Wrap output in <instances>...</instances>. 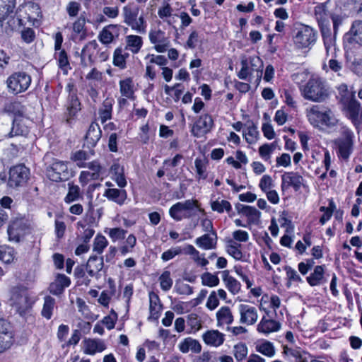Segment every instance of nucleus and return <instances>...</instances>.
Segmentation results:
<instances>
[{"instance_id":"62","label":"nucleus","mask_w":362,"mask_h":362,"mask_svg":"<svg viewBox=\"0 0 362 362\" xmlns=\"http://www.w3.org/2000/svg\"><path fill=\"white\" fill-rule=\"evenodd\" d=\"M159 281L160 288L163 291H169L173 283V281L170 277V272L169 271H164L159 277Z\"/></svg>"},{"instance_id":"64","label":"nucleus","mask_w":362,"mask_h":362,"mask_svg":"<svg viewBox=\"0 0 362 362\" xmlns=\"http://www.w3.org/2000/svg\"><path fill=\"white\" fill-rule=\"evenodd\" d=\"M107 245L108 242L106 238L103 235H98L94 239L93 250L98 254H101Z\"/></svg>"},{"instance_id":"21","label":"nucleus","mask_w":362,"mask_h":362,"mask_svg":"<svg viewBox=\"0 0 362 362\" xmlns=\"http://www.w3.org/2000/svg\"><path fill=\"white\" fill-rule=\"evenodd\" d=\"M104 267L103 257L91 256L86 264V271L88 275L97 279L101 277V271Z\"/></svg>"},{"instance_id":"40","label":"nucleus","mask_w":362,"mask_h":362,"mask_svg":"<svg viewBox=\"0 0 362 362\" xmlns=\"http://www.w3.org/2000/svg\"><path fill=\"white\" fill-rule=\"evenodd\" d=\"M85 25L86 19L83 16H80L74 22L72 25L73 38H78L81 40L86 38V29Z\"/></svg>"},{"instance_id":"26","label":"nucleus","mask_w":362,"mask_h":362,"mask_svg":"<svg viewBox=\"0 0 362 362\" xmlns=\"http://www.w3.org/2000/svg\"><path fill=\"white\" fill-rule=\"evenodd\" d=\"M83 353L88 355H94L102 352L106 349L105 342L100 339H86L83 341Z\"/></svg>"},{"instance_id":"8","label":"nucleus","mask_w":362,"mask_h":362,"mask_svg":"<svg viewBox=\"0 0 362 362\" xmlns=\"http://www.w3.org/2000/svg\"><path fill=\"white\" fill-rule=\"evenodd\" d=\"M11 305L22 315L32 307L33 301L25 288H14L11 297Z\"/></svg>"},{"instance_id":"57","label":"nucleus","mask_w":362,"mask_h":362,"mask_svg":"<svg viewBox=\"0 0 362 362\" xmlns=\"http://www.w3.org/2000/svg\"><path fill=\"white\" fill-rule=\"evenodd\" d=\"M14 259V250L6 245H0V260L8 264Z\"/></svg>"},{"instance_id":"27","label":"nucleus","mask_w":362,"mask_h":362,"mask_svg":"<svg viewBox=\"0 0 362 362\" xmlns=\"http://www.w3.org/2000/svg\"><path fill=\"white\" fill-rule=\"evenodd\" d=\"M70 284L71 280L68 276L59 274L54 281L50 284L49 291L52 294L59 296L64 292L65 288L69 286Z\"/></svg>"},{"instance_id":"60","label":"nucleus","mask_w":362,"mask_h":362,"mask_svg":"<svg viewBox=\"0 0 362 362\" xmlns=\"http://www.w3.org/2000/svg\"><path fill=\"white\" fill-rule=\"evenodd\" d=\"M105 232L110 236L113 242L123 240L127 233L126 230L121 228H107Z\"/></svg>"},{"instance_id":"39","label":"nucleus","mask_w":362,"mask_h":362,"mask_svg":"<svg viewBox=\"0 0 362 362\" xmlns=\"http://www.w3.org/2000/svg\"><path fill=\"white\" fill-rule=\"evenodd\" d=\"M173 8L168 2H163L162 6L158 8V17L165 22L168 25L173 26L175 22L174 17H173Z\"/></svg>"},{"instance_id":"18","label":"nucleus","mask_w":362,"mask_h":362,"mask_svg":"<svg viewBox=\"0 0 362 362\" xmlns=\"http://www.w3.org/2000/svg\"><path fill=\"white\" fill-rule=\"evenodd\" d=\"M283 354L290 362H308L310 354L299 347L284 346Z\"/></svg>"},{"instance_id":"43","label":"nucleus","mask_w":362,"mask_h":362,"mask_svg":"<svg viewBox=\"0 0 362 362\" xmlns=\"http://www.w3.org/2000/svg\"><path fill=\"white\" fill-rule=\"evenodd\" d=\"M208 161L204 158L197 157L194 160V168L196 171V179L199 181L207 177Z\"/></svg>"},{"instance_id":"9","label":"nucleus","mask_w":362,"mask_h":362,"mask_svg":"<svg viewBox=\"0 0 362 362\" xmlns=\"http://www.w3.org/2000/svg\"><path fill=\"white\" fill-rule=\"evenodd\" d=\"M241 69L238 74L239 78L247 80L252 74H256V77L259 80L262 75V62L258 57H252L249 59L242 60Z\"/></svg>"},{"instance_id":"48","label":"nucleus","mask_w":362,"mask_h":362,"mask_svg":"<svg viewBox=\"0 0 362 362\" xmlns=\"http://www.w3.org/2000/svg\"><path fill=\"white\" fill-rule=\"evenodd\" d=\"M16 0H0V21L5 20L13 12Z\"/></svg>"},{"instance_id":"53","label":"nucleus","mask_w":362,"mask_h":362,"mask_svg":"<svg viewBox=\"0 0 362 362\" xmlns=\"http://www.w3.org/2000/svg\"><path fill=\"white\" fill-rule=\"evenodd\" d=\"M80 197L81 190L79 187L74 183L69 182L68 184V193L64 198V202L67 204H70L78 200Z\"/></svg>"},{"instance_id":"3","label":"nucleus","mask_w":362,"mask_h":362,"mask_svg":"<svg viewBox=\"0 0 362 362\" xmlns=\"http://www.w3.org/2000/svg\"><path fill=\"white\" fill-rule=\"evenodd\" d=\"M317 37V31L312 27L304 24H296L293 33V42L298 49L310 50L315 44Z\"/></svg>"},{"instance_id":"13","label":"nucleus","mask_w":362,"mask_h":362,"mask_svg":"<svg viewBox=\"0 0 362 362\" xmlns=\"http://www.w3.org/2000/svg\"><path fill=\"white\" fill-rule=\"evenodd\" d=\"M149 40L154 45V49L157 52L163 53L169 48L170 42L165 34L160 29L151 30L148 33Z\"/></svg>"},{"instance_id":"11","label":"nucleus","mask_w":362,"mask_h":362,"mask_svg":"<svg viewBox=\"0 0 362 362\" xmlns=\"http://www.w3.org/2000/svg\"><path fill=\"white\" fill-rule=\"evenodd\" d=\"M47 175L49 180L54 182H60L67 180L69 177V173L66 163L58 160H54L53 163L47 168Z\"/></svg>"},{"instance_id":"1","label":"nucleus","mask_w":362,"mask_h":362,"mask_svg":"<svg viewBox=\"0 0 362 362\" xmlns=\"http://www.w3.org/2000/svg\"><path fill=\"white\" fill-rule=\"evenodd\" d=\"M301 95L313 103H323L329 97V87L325 79L318 75H312L300 88Z\"/></svg>"},{"instance_id":"32","label":"nucleus","mask_w":362,"mask_h":362,"mask_svg":"<svg viewBox=\"0 0 362 362\" xmlns=\"http://www.w3.org/2000/svg\"><path fill=\"white\" fill-rule=\"evenodd\" d=\"M28 120L22 117L16 118L8 135L10 137L16 136H26L29 134V127L27 125Z\"/></svg>"},{"instance_id":"22","label":"nucleus","mask_w":362,"mask_h":362,"mask_svg":"<svg viewBox=\"0 0 362 362\" xmlns=\"http://www.w3.org/2000/svg\"><path fill=\"white\" fill-rule=\"evenodd\" d=\"M101 136L102 131L99 124L95 122H92L85 136V145L89 148L95 147Z\"/></svg>"},{"instance_id":"38","label":"nucleus","mask_w":362,"mask_h":362,"mask_svg":"<svg viewBox=\"0 0 362 362\" xmlns=\"http://www.w3.org/2000/svg\"><path fill=\"white\" fill-rule=\"evenodd\" d=\"M104 196L109 200L113 201L119 205H122L127 197L126 190L116 188L107 189L104 193Z\"/></svg>"},{"instance_id":"2","label":"nucleus","mask_w":362,"mask_h":362,"mask_svg":"<svg viewBox=\"0 0 362 362\" xmlns=\"http://www.w3.org/2000/svg\"><path fill=\"white\" fill-rule=\"evenodd\" d=\"M305 115L310 124L316 128L334 127L338 122L333 111L325 105H313L305 110Z\"/></svg>"},{"instance_id":"12","label":"nucleus","mask_w":362,"mask_h":362,"mask_svg":"<svg viewBox=\"0 0 362 362\" xmlns=\"http://www.w3.org/2000/svg\"><path fill=\"white\" fill-rule=\"evenodd\" d=\"M341 134L342 137L337 139L336 143L337 144L340 156L346 159L351 153L354 134L349 129L344 127L342 129Z\"/></svg>"},{"instance_id":"55","label":"nucleus","mask_w":362,"mask_h":362,"mask_svg":"<svg viewBox=\"0 0 362 362\" xmlns=\"http://www.w3.org/2000/svg\"><path fill=\"white\" fill-rule=\"evenodd\" d=\"M227 252L237 260L243 258V253L240 250V245L233 240L228 241L226 247Z\"/></svg>"},{"instance_id":"58","label":"nucleus","mask_w":362,"mask_h":362,"mask_svg":"<svg viewBox=\"0 0 362 362\" xmlns=\"http://www.w3.org/2000/svg\"><path fill=\"white\" fill-rule=\"evenodd\" d=\"M54 57L58 62L59 66L62 70L66 71L69 68V62L66 51L64 49L56 51Z\"/></svg>"},{"instance_id":"31","label":"nucleus","mask_w":362,"mask_h":362,"mask_svg":"<svg viewBox=\"0 0 362 362\" xmlns=\"http://www.w3.org/2000/svg\"><path fill=\"white\" fill-rule=\"evenodd\" d=\"M119 92L122 97L134 100L135 99V86L133 78L127 77L119 81Z\"/></svg>"},{"instance_id":"51","label":"nucleus","mask_w":362,"mask_h":362,"mask_svg":"<svg viewBox=\"0 0 362 362\" xmlns=\"http://www.w3.org/2000/svg\"><path fill=\"white\" fill-rule=\"evenodd\" d=\"M277 146V142L274 141L271 144H264L259 146V154L260 157L264 161H270L272 158V154L275 151Z\"/></svg>"},{"instance_id":"49","label":"nucleus","mask_w":362,"mask_h":362,"mask_svg":"<svg viewBox=\"0 0 362 362\" xmlns=\"http://www.w3.org/2000/svg\"><path fill=\"white\" fill-rule=\"evenodd\" d=\"M129 57V54L122 47L115 49L113 54V64L121 69L126 68V59Z\"/></svg>"},{"instance_id":"17","label":"nucleus","mask_w":362,"mask_h":362,"mask_svg":"<svg viewBox=\"0 0 362 362\" xmlns=\"http://www.w3.org/2000/svg\"><path fill=\"white\" fill-rule=\"evenodd\" d=\"M237 211L247 218V225H258L260 222L261 212L255 207L238 204L236 206Z\"/></svg>"},{"instance_id":"41","label":"nucleus","mask_w":362,"mask_h":362,"mask_svg":"<svg viewBox=\"0 0 362 362\" xmlns=\"http://www.w3.org/2000/svg\"><path fill=\"white\" fill-rule=\"evenodd\" d=\"M148 296L150 301L149 310L151 317L156 320L158 318L160 313L162 310V304L160 303L158 296L154 292H150Z\"/></svg>"},{"instance_id":"28","label":"nucleus","mask_w":362,"mask_h":362,"mask_svg":"<svg viewBox=\"0 0 362 362\" xmlns=\"http://www.w3.org/2000/svg\"><path fill=\"white\" fill-rule=\"evenodd\" d=\"M195 244L205 250L215 249L217 245L216 232L208 233L197 238L195 240Z\"/></svg>"},{"instance_id":"42","label":"nucleus","mask_w":362,"mask_h":362,"mask_svg":"<svg viewBox=\"0 0 362 362\" xmlns=\"http://www.w3.org/2000/svg\"><path fill=\"white\" fill-rule=\"evenodd\" d=\"M218 325H230L233 322V315L228 306L221 307L216 313Z\"/></svg>"},{"instance_id":"10","label":"nucleus","mask_w":362,"mask_h":362,"mask_svg":"<svg viewBox=\"0 0 362 362\" xmlns=\"http://www.w3.org/2000/svg\"><path fill=\"white\" fill-rule=\"evenodd\" d=\"M30 175V170L24 165H16L10 168L8 185L10 187H18L25 185Z\"/></svg>"},{"instance_id":"50","label":"nucleus","mask_w":362,"mask_h":362,"mask_svg":"<svg viewBox=\"0 0 362 362\" xmlns=\"http://www.w3.org/2000/svg\"><path fill=\"white\" fill-rule=\"evenodd\" d=\"M211 208L214 211L222 214L224 211L229 213L232 210L230 203L225 199H217L216 200H211Z\"/></svg>"},{"instance_id":"16","label":"nucleus","mask_w":362,"mask_h":362,"mask_svg":"<svg viewBox=\"0 0 362 362\" xmlns=\"http://www.w3.org/2000/svg\"><path fill=\"white\" fill-rule=\"evenodd\" d=\"M240 322L247 325L255 324L258 319V311L256 307L246 303L238 305Z\"/></svg>"},{"instance_id":"7","label":"nucleus","mask_w":362,"mask_h":362,"mask_svg":"<svg viewBox=\"0 0 362 362\" xmlns=\"http://www.w3.org/2000/svg\"><path fill=\"white\" fill-rule=\"evenodd\" d=\"M198 207L197 200L187 199L173 204L170 208L169 214L174 220L180 221L191 218L194 215L193 211Z\"/></svg>"},{"instance_id":"56","label":"nucleus","mask_w":362,"mask_h":362,"mask_svg":"<svg viewBox=\"0 0 362 362\" xmlns=\"http://www.w3.org/2000/svg\"><path fill=\"white\" fill-rule=\"evenodd\" d=\"M187 323L192 332H197L202 328V321L196 313H191L187 317Z\"/></svg>"},{"instance_id":"61","label":"nucleus","mask_w":362,"mask_h":362,"mask_svg":"<svg viewBox=\"0 0 362 362\" xmlns=\"http://www.w3.org/2000/svg\"><path fill=\"white\" fill-rule=\"evenodd\" d=\"M136 244V238L133 234H130L124 243V245H122L119 248V252L122 255L124 256L127 253L132 252L134 247H135Z\"/></svg>"},{"instance_id":"6","label":"nucleus","mask_w":362,"mask_h":362,"mask_svg":"<svg viewBox=\"0 0 362 362\" xmlns=\"http://www.w3.org/2000/svg\"><path fill=\"white\" fill-rule=\"evenodd\" d=\"M31 82L30 75L25 71H15L6 81L8 92L15 95L27 90Z\"/></svg>"},{"instance_id":"46","label":"nucleus","mask_w":362,"mask_h":362,"mask_svg":"<svg viewBox=\"0 0 362 362\" xmlns=\"http://www.w3.org/2000/svg\"><path fill=\"white\" fill-rule=\"evenodd\" d=\"M243 135L247 144H255L259 139V132L257 126L253 122H251L244 129Z\"/></svg>"},{"instance_id":"23","label":"nucleus","mask_w":362,"mask_h":362,"mask_svg":"<svg viewBox=\"0 0 362 362\" xmlns=\"http://www.w3.org/2000/svg\"><path fill=\"white\" fill-rule=\"evenodd\" d=\"M204 342L210 346L219 347L225 341V335L218 330H208L202 334Z\"/></svg>"},{"instance_id":"20","label":"nucleus","mask_w":362,"mask_h":362,"mask_svg":"<svg viewBox=\"0 0 362 362\" xmlns=\"http://www.w3.org/2000/svg\"><path fill=\"white\" fill-rule=\"evenodd\" d=\"M66 107V120L67 123L71 124L81 110V103L75 94L69 95Z\"/></svg>"},{"instance_id":"35","label":"nucleus","mask_w":362,"mask_h":362,"mask_svg":"<svg viewBox=\"0 0 362 362\" xmlns=\"http://www.w3.org/2000/svg\"><path fill=\"white\" fill-rule=\"evenodd\" d=\"M223 281L226 288L233 295L238 294L241 289L240 283L234 277L230 275L228 270L221 272Z\"/></svg>"},{"instance_id":"47","label":"nucleus","mask_w":362,"mask_h":362,"mask_svg":"<svg viewBox=\"0 0 362 362\" xmlns=\"http://www.w3.org/2000/svg\"><path fill=\"white\" fill-rule=\"evenodd\" d=\"M55 299L49 296L44 298V304L41 311V315L47 320L51 319L53 311L55 308Z\"/></svg>"},{"instance_id":"15","label":"nucleus","mask_w":362,"mask_h":362,"mask_svg":"<svg viewBox=\"0 0 362 362\" xmlns=\"http://www.w3.org/2000/svg\"><path fill=\"white\" fill-rule=\"evenodd\" d=\"M214 126V120L209 114L201 115L192 129V134L195 137H201L211 131Z\"/></svg>"},{"instance_id":"37","label":"nucleus","mask_w":362,"mask_h":362,"mask_svg":"<svg viewBox=\"0 0 362 362\" xmlns=\"http://www.w3.org/2000/svg\"><path fill=\"white\" fill-rule=\"evenodd\" d=\"M110 173L117 185L123 188L127 185V180L124 174V168L117 162H115L110 167Z\"/></svg>"},{"instance_id":"34","label":"nucleus","mask_w":362,"mask_h":362,"mask_svg":"<svg viewBox=\"0 0 362 362\" xmlns=\"http://www.w3.org/2000/svg\"><path fill=\"white\" fill-rule=\"evenodd\" d=\"M179 350L184 354L191 351L193 353L199 354L202 351V345L197 339L191 337L185 338L178 345Z\"/></svg>"},{"instance_id":"14","label":"nucleus","mask_w":362,"mask_h":362,"mask_svg":"<svg viewBox=\"0 0 362 362\" xmlns=\"http://www.w3.org/2000/svg\"><path fill=\"white\" fill-rule=\"evenodd\" d=\"M100 52L98 44L95 40L88 42L82 49L81 53V64L83 66H91Z\"/></svg>"},{"instance_id":"25","label":"nucleus","mask_w":362,"mask_h":362,"mask_svg":"<svg viewBox=\"0 0 362 362\" xmlns=\"http://www.w3.org/2000/svg\"><path fill=\"white\" fill-rule=\"evenodd\" d=\"M282 188L286 186V187H292L296 191L300 189L303 185V178L297 173L287 172L281 176Z\"/></svg>"},{"instance_id":"54","label":"nucleus","mask_w":362,"mask_h":362,"mask_svg":"<svg viewBox=\"0 0 362 362\" xmlns=\"http://www.w3.org/2000/svg\"><path fill=\"white\" fill-rule=\"evenodd\" d=\"M233 356L238 362H242L247 356L248 349L245 344L238 343L233 347Z\"/></svg>"},{"instance_id":"5","label":"nucleus","mask_w":362,"mask_h":362,"mask_svg":"<svg viewBox=\"0 0 362 362\" xmlns=\"http://www.w3.org/2000/svg\"><path fill=\"white\" fill-rule=\"evenodd\" d=\"M31 224L28 220L23 217H16L12 219L7 229L8 240L13 243H20L31 232Z\"/></svg>"},{"instance_id":"59","label":"nucleus","mask_w":362,"mask_h":362,"mask_svg":"<svg viewBox=\"0 0 362 362\" xmlns=\"http://www.w3.org/2000/svg\"><path fill=\"white\" fill-rule=\"evenodd\" d=\"M202 284L204 286L214 287L219 284L218 277L210 272H205L201 276Z\"/></svg>"},{"instance_id":"24","label":"nucleus","mask_w":362,"mask_h":362,"mask_svg":"<svg viewBox=\"0 0 362 362\" xmlns=\"http://www.w3.org/2000/svg\"><path fill=\"white\" fill-rule=\"evenodd\" d=\"M347 116L354 125L360 123L362 117V108L360 103L355 99L351 98L346 106Z\"/></svg>"},{"instance_id":"63","label":"nucleus","mask_w":362,"mask_h":362,"mask_svg":"<svg viewBox=\"0 0 362 362\" xmlns=\"http://www.w3.org/2000/svg\"><path fill=\"white\" fill-rule=\"evenodd\" d=\"M199 42V32L196 30H192L185 44V47L187 49H194Z\"/></svg>"},{"instance_id":"44","label":"nucleus","mask_w":362,"mask_h":362,"mask_svg":"<svg viewBox=\"0 0 362 362\" xmlns=\"http://www.w3.org/2000/svg\"><path fill=\"white\" fill-rule=\"evenodd\" d=\"M255 350L262 355L269 358L273 357L276 354L274 344L267 340H262L256 344Z\"/></svg>"},{"instance_id":"36","label":"nucleus","mask_w":362,"mask_h":362,"mask_svg":"<svg viewBox=\"0 0 362 362\" xmlns=\"http://www.w3.org/2000/svg\"><path fill=\"white\" fill-rule=\"evenodd\" d=\"M125 49L132 54H137L143 46V39L136 35H129L125 37Z\"/></svg>"},{"instance_id":"45","label":"nucleus","mask_w":362,"mask_h":362,"mask_svg":"<svg viewBox=\"0 0 362 362\" xmlns=\"http://www.w3.org/2000/svg\"><path fill=\"white\" fill-rule=\"evenodd\" d=\"M324 45L326 51V57L337 58L338 49L336 47V42L334 37L331 35H323Z\"/></svg>"},{"instance_id":"29","label":"nucleus","mask_w":362,"mask_h":362,"mask_svg":"<svg viewBox=\"0 0 362 362\" xmlns=\"http://www.w3.org/2000/svg\"><path fill=\"white\" fill-rule=\"evenodd\" d=\"M281 329V323L275 320L267 318L263 316L257 325V330L264 334H269L279 331Z\"/></svg>"},{"instance_id":"4","label":"nucleus","mask_w":362,"mask_h":362,"mask_svg":"<svg viewBox=\"0 0 362 362\" xmlns=\"http://www.w3.org/2000/svg\"><path fill=\"white\" fill-rule=\"evenodd\" d=\"M139 8L133 4H127L122 8L123 22L139 34L146 32V21L144 16H139Z\"/></svg>"},{"instance_id":"30","label":"nucleus","mask_w":362,"mask_h":362,"mask_svg":"<svg viewBox=\"0 0 362 362\" xmlns=\"http://www.w3.org/2000/svg\"><path fill=\"white\" fill-rule=\"evenodd\" d=\"M325 265H317L313 271L306 277V281L310 286H317L326 281L325 278Z\"/></svg>"},{"instance_id":"33","label":"nucleus","mask_w":362,"mask_h":362,"mask_svg":"<svg viewBox=\"0 0 362 362\" xmlns=\"http://www.w3.org/2000/svg\"><path fill=\"white\" fill-rule=\"evenodd\" d=\"M114 99L112 98H105L98 110L99 119L102 124H105L112 118Z\"/></svg>"},{"instance_id":"52","label":"nucleus","mask_w":362,"mask_h":362,"mask_svg":"<svg viewBox=\"0 0 362 362\" xmlns=\"http://www.w3.org/2000/svg\"><path fill=\"white\" fill-rule=\"evenodd\" d=\"M349 33L353 40L362 45V21H354L352 23Z\"/></svg>"},{"instance_id":"19","label":"nucleus","mask_w":362,"mask_h":362,"mask_svg":"<svg viewBox=\"0 0 362 362\" xmlns=\"http://www.w3.org/2000/svg\"><path fill=\"white\" fill-rule=\"evenodd\" d=\"M121 26L117 24H110L103 28L99 33L98 40L104 45H110L119 35Z\"/></svg>"}]
</instances>
